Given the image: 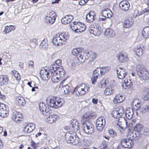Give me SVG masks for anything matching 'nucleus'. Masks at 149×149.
I'll use <instances>...</instances> for the list:
<instances>
[{"label": "nucleus", "instance_id": "nucleus-1", "mask_svg": "<svg viewBox=\"0 0 149 149\" xmlns=\"http://www.w3.org/2000/svg\"><path fill=\"white\" fill-rule=\"evenodd\" d=\"M46 101L49 106L54 109L60 107L64 103L63 98L52 96H48L47 97Z\"/></svg>", "mask_w": 149, "mask_h": 149}, {"label": "nucleus", "instance_id": "nucleus-2", "mask_svg": "<svg viewBox=\"0 0 149 149\" xmlns=\"http://www.w3.org/2000/svg\"><path fill=\"white\" fill-rule=\"evenodd\" d=\"M69 36L68 32L58 33L53 38L52 42L55 45L61 46L63 44H65L66 41L69 38Z\"/></svg>", "mask_w": 149, "mask_h": 149}, {"label": "nucleus", "instance_id": "nucleus-3", "mask_svg": "<svg viewBox=\"0 0 149 149\" xmlns=\"http://www.w3.org/2000/svg\"><path fill=\"white\" fill-rule=\"evenodd\" d=\"M110 69V67L109 66L103 68L99 67L96 68L94 71L91 80L92 84H94L96 82L98 76H101L104 74L105 73L109 71Z\"/></svg>", "mask_w": 149, "mask_h": 149}, {"label": "nucleus", "instance_id": "nucleus-4", "mask_svg": "<svg viewBox=\"0 0 149 149\" xmlns=\"http://www.w3.org/2000/svg\"><path fill=\"white\" fill-rule=\"evenodd\" d=\"M48 73L47 69H42L40 71L41 77L44 80L47 81L50 78H51L52 81L55 83H57L61 80L58 77L56 72L52 74L50 76L47 74Z\"/></svg>", "mask_w": 149, "mask_h": 149}, {"label": "nucleus", "instance_id": "nucleus-5", "mask_svg": "<svg viewBox=\"0 0 149 149\" xmlns=\"http://www.w3.org/2000/svg\"><path fill=\"white\" fill-rule=\"evenodd\" d=\"M72 54L74 56H77L79 55V56L77 58L79 62L82 63L84 62L88 58V56L86 52L82 53L81 49L80 48H74L72 51Z\"/></svg>", "mask_w": 149, "mask_h": 149}, {"label": "nucleus", "instance_id": "nucleus-6", "mask_svg": "<svg viewBox=\"0 0 149 149\" xmlns=\"http://www.w3.org/2000/svg\"><path fill=\"white\" fill-rule=\"evenodd\" d=\"M89 87L85 84H82L77 86L74 89L75 94L77 96H81L87 93Z\"/></svg>", "mask_w": 149, "mask_h": 149}, {"label": "nucleus", "instance_id": "nucleus-7", "mask_svg": "<svg viewBox=\"0 0 149 149\" xmlns=\"http://www.w3.org/2000/svg\"><path fill=\"white\" fill-rule=\"evenodd\" d=\"M76 134L72 131H70L67 132L65 135V138L66 142L67 143L75 145L77 144L78 139L77 137L76 139H74V141H72V140Z\"/></svg>", "mask_w": 149, "mask_h": 149}, {"label": "nucleus", "instance_id": "nucleus-8", "mask_svg": "<svg viewBox=\"0 0 149 149\" xmlns=\"http://www.w3.org/2000/svg\"><path fill=\"white\" fill-rule=\"evenodd\" d=\"M88 29L91 34L95 36H99L102 32V29L99 25L95 26L93 24H91L88 27Z\"/></svg>", "mask_w": 149, "mask_h": 149}, {"label": "nucleus", "instance_id": "nucleus-9", "mask_svg": "<svg viewBox=\"0 0 149 149\" xmlns=\"http://www.w3.org/2000/svg\"><path fill=\"white\" fill-rule=\"evenodd\" d=\"M81 123L82 125V129L86 133L91 134L93 132V126L88 121H85L84 123L81 122Z\"/></svg>", "mask_w": 149, "mask_h": 149}, {"label": "nucleus", "instance_id": "nucleus-10", "mask_svg": "<svg viewBox=\"0 0 149 149\" xmlns=\"http://www.w3.org/2000/svg\"><path fill=\"white\" fill-rule=\"evenodd\" d=\"M105 124L104 118L102 117H99L97 120L96 125V128L100 131H102L104 128Z\"/></svg>", "mask_w": 149, "mask_h": 149}, {"label": "nucleus", "instance_id": "nucleus-11", "mask_svg": "<svg viewBox=\"0 0 149 149\" xmlns=\"http://www.w3.org/2000/svg\"><path fill=\"white\" fill-rule=\"evenodd\" d=\"M9 113V109L8 106L3 103L0 106V116L4 118L8 116Z\"/></svg>", "mask_w": 149, "mask_h": 149}, {"label": "nucleus", "instance_id": "nucleus-12", "mask_svg": "<svg viewBox=\"0 0 149 149\" xmlns=\"http://www.w3.org/2000/svg\"><path fill=\"white\" fill-rule=\"evenodd\" d=\"M11 117L12 120L17 123L21 122L22 118V113L19 112L14 111L12 113Z\"/></svg>", "mask_w": 149, "mask_h": 149}, {"label": "nucleus", "instance_id": "nucleus-13", "mask_svg": "<svg viewBox=\"0 0 149 149\" xmlns=\"http://www.w3.org/2000/svg\"><path fill=\"white\" fill-rule=\"evenodd\" d=\"M118 77L120 79H123L127 74V71L124 68H118L116 70Z\"/></svg>", "mask_w": 149, "mask_h": 149}, {"label": "nucleus", "instance_id": "nucleus-14", "mask_svg": "<svg viewBox=\"0 0 149 149\" xmlns=\"http://www.w3.org/2000/svg\"><path fill=\"white\" fill-rule=\"evenodd\" d=\"M95 113L92 111H89L85 113L82 117L81 122L83 123L85 121H88L90 118L92 116H95Z\"/></svg>", "mask_w": 149, "mask_h": 149}, {"label": "nucleus", "instance_id": "nucleus-15", "mask_svg": "<svg viewBox=\"0 0 149 149\" xmlns=\"http://www.w3.org/2000/svg\"><path fill=\"white\" fill-rule=\"evenodd\" d=\"M144 48L142 46H136L134 49L135 54L138 57H139L143 55Z\"/></svg>", "mask_w": 149, "mask_h": 149}, {"label": "nucleus", "instance_id": "nucleus-16", "mask_svg": "<svg viewBox=\"0 0 149 149\" xmlns=\"http://www.w3.org/2000/svg\"><path fill=\"white\" fill-rule=\"evenodd\" d=\"M143 128V125L141 124H138L136 125L134 128L133 133H134L136 137L140 136V132L142 130Z\"/></svg>", "mask_w": 149, "mask_h": 149}, {"label": "nucleus", "instance_id": "nucleus-17", "mask_svg": "<svg viewBox=\"0 0 149 149\" xmlns=\"http://www.w3.org/2000/svg\"><path fill=\"white\" fill-rule=\"evenodd\" d=\"M117 58L118 61L121 63L127 62L129 59L127 54L122 53H120L117 56Z\"/></svg>", "mask_w": 149, "mask_h": 149}, {"label": "nucleus", "instance_id": "nucleus-18", "mask_svg": "<svg viewBox=\"0 0 149 149\" xmlns=\"http://www.w3.org/2000/svg\"><path fill=\"white\" fill-rule=\"evenodd\" d=\"M39 107L40 111L44 115H47L49 113V109L47 107L45 104L43 102L40 103L39 104Z\"/></svg>", "mask_w": 149, "mask_h": 149}, {"label": "nucleus", "instance_id": "nucleus-19", "mask_svg": "<svg viewBox=\"0 0 149 149\" xmlns=\"http://www.w3.org/2000/svg\"><path fill=\"white\" fill-rule=\"evenodd\" d=\"M59 119L58 115L55 114L51 115L48 117L46 119L47 122L49 124H52Z\"/></svg>", "mask_w": 149, "mask_h": 149}, {"label": "nucleus", "instance_id": "nucleus-20", "mask_svg": "<svg viewBox=\"0 0 149 149\" xmlns=\"http://www.w3.org/2000/svg\"><path fill=\"white\" fill-rule=\"evenodd\" d=\"M119 6L122 10L126 11L129 9L130 5L129 2L125 0L121 1L119 3Z\"/></svg>", "mask_w": 149, "mask_h": 149}, {"label": "nucleus", "instance_id": "nucleus-21", "mask_svg": "<svg viewBox=\"0 0 149 149\" xmlns=\"http://www.w3.org/2000/svg\"><path fill=\"white\" fill-rule=\"evenodd\" d=\"M73 16L70 15L65 16L61 19V22L63 24H66L69 23L73 19Z\"/></svg>", "mask_w": 149, "mask_h": 149}, {"label": "nucleus", "instance_id": "nucleus-22", "mask_svg": "<svg viewBox=\"0 0 149 149\" xmlns=\"http://www.w3.org/2000/svg\"><path fill=\"white\" fill-rule=\"evenodd\" d=\"M95 16V12L94 11H91L86 15V20L88 22L91 23L93 21Z\"/></svg>", "mask_w": 149, "mask_h": 149}, {"label": "nucleus", "instance_id": "nucleus-23", "mask_svg": "<svg viewBox=\"0 0 149 149\" xmlns=\"http://www.w3.org/2000/svg\"><path fill=\"white\" fill-rule=\"evenodd\" d=\"M133 23V19L131 18H129L124 21L123 26L124 28H128L131 27Z\"/></svg>", "mask_w": 149, "mask_h": 149}, {"label": "nucleus", "instance_id": "nucleus-24", "mask_svg": "<svg viewBox=\"0 0 149 149\" xmlns=\"http://www.w3.org/2000/svg\"><path fill=\"white\" fill-rule=\"evenodd\" d=\"M111 11L109 8L104 9L102 13V16L105 18H110L112 16Z\"/></svg>", "mask_w": 149, "mask_h": 149}, {"label": "nucleus", "instance_id": "nucleus-25", "mask_svg": "<svg viewBox=\"0 0 149 149\" xmlns=\"http://www.w3.org/2000/svg\"><path fill=\"white\" fill-rule=\"evenodd\" d=\"M132 105L134 106V109L136 110H140V109H141L140 108L141 106V101L137 98L133 100Z\"/></svg>", "mask_w": 149, "mask_h": 149}, {"label": "nucleus", "instance_id": "nucleus-26", "mask_svg": "<svg viewBox=\"0 0 149 149\" xmlns=\"http://www.w3.org/2000/svg\"><path fill=\"white\" fill-rule=\"evenodd\" d=\"M124 84L122 85V86L124 87L125 85L126 88H124L125 89H128L129 88H130L131 86L133 85V83L131 81L130 77H127L124 81Z\"/></svg>", "mask_w": 149, "mask_h": 149}, {"label": "nucleus", "instance_id": "nucleus-27", "mask_svg": "<svg viewBox=\"0 0 149 149\" xmlns=\"http://www.w3.org/2000/svg\"><path fill=\"white\" fill-rule=\"evenodd\" d=\"M142 79L146 80L149 79V72L146 69L143 70L141 75H138Z\"/></svg>", "mask_w": 149, "mask_h": 149}, {"label": "nucleus", "instance_id": "nucleus-28", "mask_svg": "<svg viewBox=\"0 0 149 149\" xmlns=\"http://www.w3.org/2000/svg\"><path fill=\"white\" fill-rule=\"evenodd\" d=\"M78 122L76 119L72 120L71 122L70 126L75 132L78 131L79 128L78 125Z\"/></svg>", "mask_w": 149, "mask_h": 149}, {"label": "nucleus", "instance_id": "nucleus-29", "mask_svg": "<svg viewBox=\"0 0 149 149\" xmlns=\"http://www.w3.org/2000/svg\"><path fill=\"white\" fill-rule=\"evenodd\" d=\"M35 128L34 124L30 123L24 128V131L25 132L30 133L33 131Z\"/></svg>", "mask_w": 149, "mask_h": 149}, {"label": "nucleus", "instance_id": "nucleus-30", "mask_svg": "<svg viewBox=\"0 0 149 149\" xmlns=\"http://www.w3.org/2000/svg\"><path fill=\"white\" fill-rule=\"evenodd\" d=\"M58 68L57 66H56L54 64L51 65L50 66L48 70H47L48 73L47 74L49 76H51L52 74L56 72L55 71L57 70Z\"/></svg>", "mask_w": 149, "mask_h": 149}, {"label": "nucleus", "instance_id": "nucleus-31", "mask_svg": "<svg viewBox=\"0 0 149 149\" xmlns=\"http://www.w3.org/2000/svg\"><path fill=\"white\" fill-rule=\"evenodd\" d=\"M15 26L14 25L6 26H5L3 31L5 32V33L6 34H8L12 31H14L15 29Z\"/></svg>", "mask_w": 149, "mask_h": 149}, {"label": "nucleus", "instance_id": "nucleus-32", "mask_svg": "<svg viewBox=\"0 0 149 149\" xmlns=\"http://www.w3.org/2000/svg\"><path fill=\"white\" fill-rule=\"evenodd\" d=\"M16 103L19 106H23L25 103L24 99L21 97H17L16 98Z\"/></svg>", "mask_w": 149, "mask_h": 149}, {"label": "nucleus", "instance_id": "nucleus-33", "mask_svg": "<svg viewBox=\"0 0 149 149\" xmlns=\"http://www.w3.org/2000/svg\"><path fill=\"white\" fill-rule=\"evenodd\" d=\"M104 35L107 37H112L115 36V33L113 30L108 29L105 31L104 32Z\"/></svg>", "mask_w": 149, "mask_h": 149}, {"label": "nucleus", "instance_id": "nucleus-34", "mask_svg": "<svg viewBox=\"0 0 149 149\" xmlns=\"http://www.w3.org/2000/svg\"><path fill=\"white\" fill-rule=\"evenodd\" d=\"M8 78L5 75L0 76V85L2 86L6 84L8 81Z\"/></svg>", "mask_w": 149, "mask_h": 149}, {"label": "nucleus", "instance_id": "nucleus-35", "mask_svg": "<svg viewBox=\"0 0 149 149\" xmlns=\"http://www.w3.org/2000/svg\"><path fill=\"white\" fill-rule=\"evenodd\" d=\"M124 99V97L121 95L118 94L114 99L113 102L115 104L120 103L122 102Z\"/></svg>", "mask_w": 149, "mask_h": 149}, {"label": "nucleus", "instance_id": "nucleus-36", "mask_svg": "<svg viewBox=\"0 0 149 149\" xmlns=\"http://www.w3.org/2000/svg\"><path fill=\"white\" fill-rule=\"evenodd\" d=\"M77 28L78 30L77 31V32H81L84 31L85 29L86 26L84 24L79 22H78Z\"/></svg>", "mask_w": 149, "mask_h": 149}, {"label": "nucleus", "instance_id": "nucleus-37", "mask_svg": "<svg viewBox=\"0 0 149 149\" xmlns=\"http://www.w3.org/2000/svg\"><path fill=\"white\" fill-rule=\"evenodd\" d=\"M142 35L143 37L147 38L149 37V26L145 27L142 31Z\"/></svg>", "mask_w": 149, "mask_h": 149}, {"label": "nucleus", "instance_id": "nucleus-38", "mask_svg": "<svg viewBox=\"0 0 149 149\" xmlns=\"http://www.w3.org/2000/svg\"><path fill=\"white\" fill-rule=\"evenodd\" d=\"M56 18H54L49 17H45V21L47 24L51 25L55 21Z\"/></svg>", "mask_w": 149, "mask_h": 149}, {"label": "nucleus", "instance_id": "nucleus-39", "mask_svg": "<svg viewBox=\"0 0 149 149\" xmlns=\"http://www.w3.org/2000/svg\"><path fill=\"white\" fill-rule=\"evenodd\" d=\"M133 111L132 109H129L126 111L125 113V116L128 119H131L132 117Z\"/></svg>", "mask_w": 149, "mask_h": 149}, {"label": "nucleus", "instance_id": "nucleus-40", "mask_svg": "<svg viewBox=\"0 0 149 149\" xmlns=\"http://www.w3.org/2000/svg\"><path fill=\"white\" fill-rule=\"evenodd\" d=\"M113 92V89L111 86L107 87L104 91V93L105 95H109L111 94Z\"/></svg>", "mask_w": 149, "mask_h": 149}, {"label": "nucleus", "instance_id": "nucleus-41", "mask_svg": "<svg viewBox=\"0 0 149 149\" xmlns=\"http://www.w3.org/2000/svg\"><path fill=\"white\" fill-rule=\"evenodd\" d=\"M139 113L141 114L149 113V106L146 105L143 108L140 109Z\"/></svg>", "mask_w": 149, "mask_h": 149}, {"label": "nucleus", "instance_id": "nucleus-42", "mask_svg": "<svg viewBox=\"0 0 149 149\" xmlns=\"http://www.w3.org/2000/svg\"><path fill=\"white\" fill-rule=\"evenodd\" d=\"M48 44L47 39H44L40 43V46L45 50H47L48 47Z\"/></svg>", "mask_w": 149, "mask_h": 149}, {"label": "nucleus", "instance_id": "nucleus-43", "mask_svg": "<svg viewBox=\"0 0 149 149\" xmlns=\"http://www.w3.org/2000/svg\"><path fill=\"white\" fill-rule=\"evenodd\" d=\"M70 90V88L68 85H65L64 86H63L61 89V91L63 93L65 94L68 93Z\"/></svg>", "mask_w": 149, "mask_h": 149}, {"label": "nucleus", "instance_id": "nucleus-44", "mask_svg": "<svg viewBox=\"0 0 149 149\" xmlns=\"http://www.w3.org/2000/svg\"><path fill=\"white\" fill-rule=\"evenodd\" d=\"M58 70V72H56V73L59 78H60V79H62L65 76V71L62 68L60 70L59 69Z\"/></svg>", "mask_w": 149, "mask_h": 149}, {"label": "nucleus", "instance_id": "nucleus-45", "mask_svg": "<svg viewBox=\"0 0 149 149\" xmlns=\"http://www.w3.org/2000/svg\"><path fill=\"white\" fill-rule=\"evenodd\" d=\"M87 53V55L88 56V58L90 59V60L93 61L97 57V54L95 52H92L90 54L88 52H86Z\"/></svg>", "mask_w": 149, "mask_h": 149}, {"label": "nucleus", "instance_id": "nucleus-46", "mask_svg": "<svg viewBox=\"0 0 149 149\" xmlns=\"http://www.w3.org/2000/svg\"><path fill=\"white\" fill-rule=\"evenodd\" d=\"M121 123L118 125L123 130L126 129L127 126V123L125 120H124L122 122H121Z\"/></svg>", "mask_w": 149, "mask_h": 149}, {"label": "nucleus", "instance_id": "nucleus-47", "mask_svg": "<svg viewBox=\"0 0 149 149\" xmlns=\"http://www.w3.org/2000/svg\"><path fill=\"white\" fill-rule=\"evenodd\" d=\"M78 22H74L72 24H70V29L73 31L77 32L78 30L77 29Z\"/></svg>", "mask_w": 149, "mask_h": 149}, {"label": "nucleus", "instance_id": "nucleus-48", "mask_svg": "<svg viewBox=\"0 0 149 149\" xmlns=\"http://www.w3.org/2000/svg\"><path fill=\"white\" fill-rule=\"evenodd\" d=\"M116 109L118 113L119 116H122L124 113L123 107L121 106H118L116 108Z\"/></svg>", "mask_w": 149, "mask_h": 149}, {"label": "nucleus", "instance_id": "nucleus-49", "mask_svg": "<svg viewBox=\"0 0 149 149\" xmlns=\"http://www.w3.org/2000/svg\"><path fill=\"white\" fill-rule=\"evenodd\" d=\"M46 17H52L56 18V15L54 11H51L47 13V15Z\"/></svg>", "mask_w": 149, "mask_h": 149}, {"label": "nucleus", "instance_id": "nucleus-50", "mask_svg": "<svg viewBox=\"0 0 149 149\" xmlns=\"http://www.w3.org/2000/svg\"><path fill=\"white\" fill-rule=\"evenodd\" d=\"M126 143L125 145L124 146H125V148H131L133 146L132 141L131 140L127 139Z\"/></svg>", "mask_w": 149, "mask_h": 149}, {"label": "nucleus", "instance_id": "nucleus-51", "mask_svg": "<svg viewBox=\"0 0 149 149\" xmlns=\"http://www.w3.org/2000/svg\"><path fill=\"white\" fill-rule=\"evenodd\" d=\"M136 69L138 75H141V73L143 71V70L145 69L143 68L140 65H138L136 66Z\"/></svg>", "mask_w": 149, "mask_h": 149}, {"label": "nucleus", "instance_id": "nucleus-52", "mask_svg": "<svg viewBox=\"0 0 149 149\" xmlns=\"http://www.w3.org/2000/svg\"><path fill=\"white\" fill-rule=\"evenodd\" d=\"M12 74L17 80H19L20 78L19 74V73L15 70L12 71Z\"/></svg>", "mask_w": 149, "mask_h": 149}, {"label": "nucleus", "instance_id": "nucleus-53", "mask_svg": "<svg viewBox=\"0 0 149 149\" xmlns=\"http://www.w3.org/2000/svg\"><path fill=\"white\" fill-rule=\"evenodd\" d=\"M30 44L31 46H35L37 45V40L36 38L31 39L29 41Z\"/></svg>", "mask_w": 149, "mask_h": 149}, {"label": "nucleus", "instance_id": "nucleus-54", "mask_svg": "<svg viewBox=\"0 0 149 149\" xmlns=\"http://www.w3.org/2000/svg\"><path fill=\"white\" fill-rule=\"evenodd\" d=\"M28 67L31 70H33L34 69V63L31 61H29L27 63Z\"/></svg>", "mask_w": 149, "mask_h": 149}, {"label": "nucleus", "instance_id": "nucleus-55", "mask_svg": "<svg viewBox=\"0 0 149 149\" xmlns=\"http://www.w3.org/2000/svg\"><path fill=\"white\" fill-rule=\"evenodd\" d=\"M109 134L111 136L113 137L116 136L117 134L112 129H109L108 130Z\"/></svg>", "mask_w": 149, "mask_h": 149}, {"label": "nucleus", "instance_id": "nucleus-56", "mask_svg": "<svg viewBox=\"0 0 149 149\" xmlns=\"http://www.w3.org/2000/svg\"><path fill=\"white\" fill-rule=\"evenodd\" d=\"M127 139H121L120 141V144L121 146L124 148H125V146H124L126 144V141Z\"/></svg>", "mask_w": 149, "mask_h": 149}, {"label": "nucleus", "instance_id": "nucleus-57", "mask_svg": "<svg viewBox=\"0 0 149 149\" xmlns=\"http://www.w3.org/2000/svg\"><path fill=\"white\" fill-rule=\"evenodd\" d=\"M62 63L61 61V60L58 59L57 60L54 64L58 68L61 66Z\"/></svg>", "mask_w": 149, "mask_h": 149}, {"label": "nucleus", "instance_id": "nucleus-58", "mask_svg": "<svg viewBox=\"0 0 149 149\" xmlns=\"http://www.w3.org/2000/svg\"><path fill=\"white\" fill-rule=\"evenodd\" d=\"M112 114H113V116L114 117H119V115L118 114V113L116 109V110H114L113 111V113H112Z\"/></svg>", "mask_w": 149, "mask_h": 149}, {"label": "nucleus", "instance_id": "nucleus-59", "mask_svg": "<svg viewBox=\"0 0 149 149\" xmlns=\"http://www.w3.org/2000/svg\"><path fill=\"white\" fill-rule=\"evenodd\" d=\"M88 0H81L79 1V3L80 5H83L85 4L88 1Z\"/></svg>", "mask_w": 149, "mask_h": 149}, {"label": "nucleus", "instance_id": "nucleus-60", "mask_svg": "<svg viewBox=\"0 0 149 149\" xmlns=\"http://www.w3.org/2000/svg\"><path fill=\"white\" fill-rule=\"evenodd\" d=\"M144 134L146 135H149V129L148 128H145L144 130Z\"/></svg>", "mask_w": 149, "mask_h": 149}, {"label": "nucleus", "instance_id": "nucleus-61", "mask_svg": "<svg viewBox=\"0 0 149 149\" xmlns=\"http://www.w3.org/2000/svg\"><path fill=\"white\" fill-rule=\"evenodd\" d=\"M144 21L146 22L149 24V15L145 16Z\"/></svg>", "mask_w": 149, "mask_h": 149}, {"label": "nucleus", "instance_id": "nucleus-62", "mask_svg": "<svg viewBox=\"0 0 149 149\" xmlns=\"http://www.w3.org/2000/svg\"><path fill=\"white\" fill-rule=\"evenodd\" d=\"M144 100H149V95L146 94L143 97Z\"/></svg>", "mask_w": 149, "mask_h": 149}, {"label": "nucleus", "instance_id": "nucleus-63", "mask_svg": "<svg viewBox=\"0 0 149 149\" xmlns=\"http://www.w3.org/2000/svg\"><path fill=\"white\" fill-rule=\"evenodd\" d=\"M97 99L93 98L92 100V102L93 104H95L97 103Z\"/></svg>", "mask_w": 149, "mask_h": 149}, {"label": "nucleus", "instance_id": "nucleus-64", "mask_svg": "<svg viewBox=\"0 0 149 149\" xmlns=\"http://www.w3.org/2000/svg\"><path fill=\"white\" fill-rule=\"evenodd\" d=\"M147 4L148 6V7L147 8L143 10L145 12H149V1H148L147 2Z\"/></svg>", "mask_w": 149, "mask_h": 149}]
</instances>
